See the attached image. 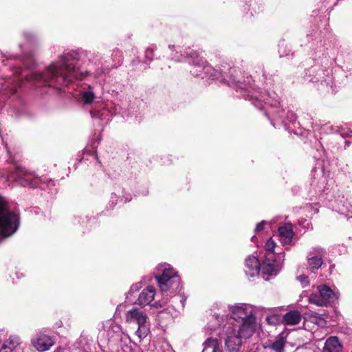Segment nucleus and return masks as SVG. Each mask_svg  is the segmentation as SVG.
I'll return each mask as SVG.
<instances>
[{
	"label": "nucleus",
	"instance_id": "nucleus-1",
	"mask_svg": "<svg viewBox=\"0 0 352 352\" xmlns=\"http://www.w3.org/2000/svg\"><path fill=\"white\" fill-rule=\"evenodd\" d=\"M80 54L74 50L64 52L58 60L50 64L43 72L30 73L28 69L35 64L32 53L24 54L18 58L16 56H6L3 60L4 66L8 65L12 72V77H9L2 84L0 96L3 100L16 93L19 87L25 83H31L35 87L48 86L57 89L67 86L74 80H82L87 74L80 63Z\"/></svg>",
	"mask_w": 352,
	"mask_h": 352
},
{
	"label": "nucleus",
	"instance_id": "nucleus-2",
	"mask_svg": "<svg viewBox=\"0 0 352 352\" xmlns=\"http://www.w3.org/2000/svg\"><path fill=\"white\" fill-rule=\"evenodd\" d=\"M168 48L172 51L170 56L175 61L189 59V63L194 65L190 70V73L193 76L202 79L217 80L230 87L241 89L243 97L246 100H250L256 108L262 109L265 105L277 108L280 104L278 96L275 92L263 94L252 88L250 85H248L246 83L242 82L239 78L241 72L239 68L231 67L228 63H224L219 69H217L201 58L197 52L190 48L186 49L184 52L180 47H176L175 45H169Z\"/></svg>",
	"mask_w": 352,
	"mask_h": 352
},
{
	"label": "nucleus",
	"instance_id": "nucleus-3",
	"mask_svg": "<svg viewBox=\"0 0 352 352\" xmlns=\"http://www.w3.org/2000/svg\"><path fill=\"white\" fill-rule=\"evenodd\" d=\"M230 310L233 316L229 321H233L234 325L236 326V333L242 338H249L252 336L256 329V318L252 312L248 314L243 307V305L232 306Z\"/></svg>",
	"mask_w": 352,
	"mask_h": 352
},
{
	"label": "nucleus",
	"instance_id": "nucleus-4",
	"mask_svg": "<svg viewBox=\"0 0 352 352\" xmlns=\"http://www.w3.org/2000/svg\"><path fill=\"white\" fill-rule=\"evenodd\" d=\"M155 277L162 292L168 290L176 291L180 285V277L177 272L168 264L157 266Z\"/></svg>",
	"mask_w": 352,
	"mask_h": 352
},
{
	"label": "nucleus",
	"instance_id": "nucleus-5",
	"mask_svg": "<svg viewBox=\"0 0 352 352\" xmlns=\"http://www.w3.org/2000/svg\"><path fill=\"white\" fill-rule=\"evenodd\" d=\"M19 217L14 212L9 210L5 199L0 197V232L2 236H9L17 230Z\"/></svg>",
	"mask_w": 352,
	"mask_h": 352
},
{
	"label": "nucleus",
	"instance_id": "nucleus-6",
	"mask_svg": "<svg viewBox=\"0 0 352 352\" xmlns=\"http://www.w3.org/2000/svg\"><path fill=\"white\" fill-rule=\"evenodd\" d=\"M148 316L142 311L138 308H133L126 314V320L128 322H135L138 325L135 335L141 342L150 332V324L148 321Z\"/></svg>",
	"mask_w": 352,
	"mask_h": 352
},
{
	"label": "nucleus",
	"instance_id": "nucleus-7",
	"mask_svg": "<svg viewBox=\"0 0 352 352\" xmlns=\"http://www.w3.org/2000/svg\"><path fill=\"white\" fill-rule=\"evenodd\" d=\"M236 326L233 321H228L219 332L221 339H224L227 352H239L241 346V338L236 333Z\"/></svg>",
	"mask_w": 352,
	"mask_h": 352
},
{
	"label": "nucleus",
	"instance_id": "nucleus-8",
	"mask_svg": "<svg viewBox=\"0 0 352 352\" xmlns=\"http://www.w3.org/2000/svg\"><path fill=\"white\" fill-rule=\"evenodd\" d=\"M318 291V293H312L309 297V302L316 305L325 306L338 298V295L325 285H319Z\"/></svg>",
	"mask_w": 352,
	"mask_h": 352
},
{
	"label": "nucleus",
	"instance_id": "nucleus-9",
	"mask_svg": "<svg viewBox=\"0 0 352 352\" xmlns=\"http://www.w3.org/2000/svg\"><path fill=\"white\" fill-rule=\"evenodd\" d=\"M89 59L90 61L94 63L95 65H100V67L96 69L94 73L96 76H101L102 74H105L109 72V70L112 68H116L118 65H120L122 63V52L119 50H113L112 53V59L114 62V64L111 67L109 65H104L103 62L102 61V57L100 54L97 53L96 54H93L89 56Z\"/></svg>",
	"mask_w": 352,
	"mask_h": 352
},
{
	"label": "nucleus",
	"instance_id": "nucleus-10",
	"mask_svg": "<svg viewBox=\"0 0 352 352\" xmlns=\"http://www.w3.org/2000/svg\"><path fill=\"white\" fill-rule=\"evenodd\" d=\"M15 180L21 186L34 188L38 187L41 179L35 177L23 168L17 167L15 172Z\"/></svg>",
	"mask_w": 352,
	"mask_h": 352
},
{
	"label": "nucleus",
	"instance_id": "nucleus-11",
	"mask_svg": "<svg viewBox=\"0 0 352 352\" xmlns=\"http://www.w3.org/2000/svg\"><path fill=\"white\" fill-rule=\"evenodd\" d=\"M274 118H278L280 120L281 123L283 124L285 130L289 132L294 131L290 129L289 124H291L294 127L299 124L297 122V117L296 114L291 111H288L287 113L283 109H277L272 112Z\"/></svg>",
	"mask_w": 352,
	"mask_h": 352
},
{
	"label": "nucleus",
	"instance_id": "nucleus-12",
	"mask_svg": "<svg viewBox=\"0 0 352 352\" xmlns=\"http://www.w3.org/2000/svg\"><path fill=\"white\" fill-rule=\"evenodd\" d=\"M282 268V265L274 258V254L265 255V258L261 265V269L264 274L276 276Z\"/></svg>",
	"mask_w": 352,
	"mask_h": 352
},
{
	"label": "nucleus",
	"instance_id": "nucleus-13",
	"mask_svg": "<svg viewBox=\"0 0 352 352\" xmlns=\"http://www.w3.org/2000/svg\"><path fill=\"white\" fill-rule=\"evenodd\" d=\"M31 343L37 351L43 352L50 350L54 344V340L47 334L38 333L32 338Z\"/></svg>",
	"mask_w": 352,
	"mask_h": 352
},
{
	"label": "nucleus",
	"instance_id": "nucleus-14",
	"mask_svg": "<svg viewBox=\"0 0 352 352\" xmlns=\"http://www.w3.org/2000/svg\"><path fill=\"white\" fill-rule=\"evenodd\" d=\"M326 253L325 250L319 247L314 248L312 251L308 253V264L312 272L321 267L323 263L322 258L326 255Z\"/></svg>",
	"mask_w": 352,
	"mask_h": 352
},
{
	"label": "nucleus",
	"instance_id": "nucleus-15",
	"mask_svg": "<svg viewBox=\"0 0 352 352\" xmlns=\"http://www.w3.org/2000/svg\"><path fill=\"white\" fill-rule=\"evenodd\" d=\"M155 295V289L153 286L148 285L140 293L138 299L133 303L141 307H145L150 305L153 300Z\"/></svg>",
	"mask_w": 352,
	"mask_h": 352
},
{
	"label": "nucleus",
	"instance_id": "nucleus-16",
	"mask_svg": "<svg viewBox=\"0 0 352 352\" xmlns=\"http://www.w3.org/2000/svg\"><path fill=\"white\" fill-rule=\"evenodd\" d=\"M309 75H306L305 80L317 82H326V77L329 75L327 70L323 69L320 67H311L308 70Z\"/></svg>",
	"mask_w": 352,
	"mask_h": 352
},
{
	"label": "nucleus",
	"instance_id": "nucleus-17",
	"mask_svg": "<svg viewBox=\"0 0 352 352\" xmlns=\"http://www.w3.org/2000/svg\"><path fill=\"white\" fill-rule=\"evenodd\" d=\"M245 265L246 267L245 274L248 276L254 277L258 275L261 264L256 257L250 256L245 260Z\"/></svg>",
	"mask_w": 352,
	"mask_h": 352
},
{
	"label": "nucleus",
	"instance_id": "nucleus-18",
	"mask_svg": "<svg viewBox=\"0 0 352 352\" xmlns=\"http://www.w3.org/2000/svg\"><path fill=\"white\" fill-rule=\"evenodd\" d=\"M342 346L336 336L329 337L325 342L322 352H342Z\"/></svg>",
	"mask_w": 352,
	"mask_h": 352
},
{
	"label": "nucleus",
	"instance_id": "nucleus-19",
	"mask_svg": "<svg viewBox=\"0 0 352 352\" xmlns=\"http://www.w3.org/2000/svg\"><path fill=\"white\" fill-rule=\"evenodd\" d=\"M20 342V338L18 336H12L3 344H0V352H12Z\"/></svg>",
	"mask_w": 352,
	"mask_h": 352
},
{
	"label": "nucleus",
	"instance_id": "nucleus-20",
	"mask_svg": "<svg viewBox=\"0 0 352 352\" xmlns=\"http://www.w3.org/2000/svg\"><path fill=\"white\" fill-rule=\"evenodd\" d=\"M283 320L288 325L297 324L301 320V314L296 310L290 311L284 315Z\"/></svg>",
	"mask_w": 352,
	"mask_h": 352
},
{
	"label": "nucleus",
	"instance_id": "nucleus-21",
	"mask_svg": "<svg viewBox=\"0 0 352 352\" xmlns=\"http://www.w3.org/2000/svg\"><path fill=\"white\" fill-rule=\"evenodd\" d=\"M280 241L284 244H289L293 238V231L291 228L281 226L278 230Z\"/></svg>",
	"mask_w": 352,
	"mask_h": 352
},
{
	"label": "nucleus",
	"instance_id": "nucleus-22",
	"mask_svg": "<svg viewBox=\"0 0 352 352\" xmlns=\"http://www.w3.org/2000/svg\"><path fill=\"white\" fill-rule=\"evenodd\" d=\"M220 342L217 338H208L204 342L203 352H221L219 348Z\"/></svg>",
	"mask_w": 352,
	"mask_h": 352
},
{
	"label": "nucleus",
	"instance_id": "nucleus-23",
	"mask_svg": "<svg viewBox=\"0 0 352 352\" xmlns=\"http://www.w3.org/2000/svg\"><path fill=\"white\" fill-rule=\"evenodd\" d=\"M285 344V340L282 334H279L270 346L274 352H282Z\"/></svg>",
	"mask_w": 352,
	"mask_h": 352
},
{
	"label": "nucleus",
	"instance_id": "nucleus-24",
	"mask_svg": "<svg viewBox=\"0 0 352 352\" xmlns=\"http://www.w3.org/2000/svg\"><path fill=\"white\" fill-rule=\"evenodd\" d=\"M340 213L344 214L348 219L352 218V204L351 202L346 201L342 205V208H339Z\"/></svg>",
	"mask_w": 352,
	"mask_h": 352
},
{
	"label": "nucleus",
	"instance_id": "nucleus-25",
	"mask_svg": "<svg viewBox=\"0 0 352 352\" xmlns=\"http://www.w3.org/2000/svg\"><path fill=\"white\" fill-rule=\"evenodd\" d=\"M142 287V282H137L134 284H133L131 286V288L129 291L126 294V298L129 300L131 301L132 300L131 298L133 296V294L138 292L141 288Z\"/></svg>",
	"mask_w": 352,
	"mask_h": 352
},
{
	"label": "nucleus",
	"instance_id": "nucleus-26",
	"mask_svg": "<svg viewBox=\"0 0 352 352\" xmlns=\"http://www.w3.org/2000/svg\"><path fill=\"white\" fill-rule=\"evenodd\" d=\"M186 300V298L184 296H181L179 299L175 297V298L172 300V305L176 309H183L185 306Z\"/></svg>",
	"mask_w": 352,
	"mask_h": 352
},
{
	"label": "nucleus",
	"instance_id": "nucleus-27",
	"mask_svg": "<svg viewBox=\"0 0 352 352\" xmlns=\"http://www.w3.org/2000/svg\"><path fill=\"white\" fill-rule=\"evenodd\" d=\"M82 98L83 101L86 104H90L93 102V100L95 98V96H94V94L93 93V91H84L82 93Z\"/></svg>",
	"mask_w": 352,
	"mask_h": 352
},
{
	"label": "nucleus",
	"instance_id": "nucleus-28",
	"mask_svg": "<svg viewBox=\"0 0 352 352\" xmlns=\"http://www.w3.org/2000/svg\"><path fill=\"white\" fill-rule=\"evenodd\" d=\"M276 247V243L274 241V240L271 238L265 244V250H266V254H274V250Z\"/></svg>",
	"mask_w": 352,
	"mask_h": 352
},
{
	"label": "nucleus",
	"instance_id": "nucleus-29",
	"mask_svg": "<svg viewBox=\"0 0 352 352\" xmlns=\"http://www.w3.org/2000/svg\"><path fill=\"white\" fill-rule=\"evenodd\" d=\"M107 113V111L103 109L102 111H91L90 114L92 118H96L100 120H104L103 116Z\"/></svg>",
	"mask_w": 352,
	"mask_h": 352
},
{
	"label": "nucleus",
	"instance_id": "nucleus-30",
	"mask_svg": "<svg viewBox=\"0 0 352 352\" xmlns=\"http://www.w3.org/2000/svg\"><path fill=\"white\" fill-rule=\"evenodd\" d=\"M154 51L155 50L153 48L148 47V48L146 49L145 52H144V57L146 59L145 63L146 61L151 62L153 60Z\"/></svg>",
	"mask_w": 352,
	"mask_h": 352
},
{
	"label": "nucleus",
	"instance_id": "nucleus-31",
	"mask_svg": "<svg viewBox=\"0 0 352 352\" xmlns=\"http://www.w3.org/2000/svg\"><path fill=\"white\" fill-rule=\"evenodd\" d=\"M297 280L300 281L303 286H306L309 284L308 276L307 275H300L297 277Z\"/></svg>",
	"mask_w": 352,
	"mask_h": 352
},
{
	"label": "nucleus",
	"instance_id": "nucleus-32",
	"mask_svg": "<svg viewBox=\"0 0 352 352\" xmlns=\"http://www.w3.org/2000/svg\"><path fill=\"white\" fill-rule=\"evenodd\" d=\"M24 37L27 40V41L30 43H32L35 40V36L31 33L29 32H25L24 33Z\"/></svg>",
	"mask_w": 352,
	"mask_h": 352
},
{
	"label": "nucleus",
	"instance_id": "nucleus-33",
	"mask_svg": "<svg viewBox=\"0 0 352 352\" xmlns=\"http://www.w3.org/2000/svg\"><path fill=\"white\" fill-rule=\"evenodd\" d=\"M265 223H266L265 221H262L261 222L257 223V225L255 228V232H258L263 230Z\"/></svg>",
	"mask_w": 352,
	"mask_h": 352
},
{
	"label": "nucleus",
	"instance_id": "nucleus-34",
	"mask_svg": "<svg viewBox=\"0 0 352 352\" xmlns=\"http://www.w3.org/2000/svg\"><path fill=\"white\" fill-rule=\"evenodd\" d=\"M321 130L325 133H328V132L331 133L333 131V127L329 126L327 125H324L322 127H321Z\"/></svg>",
	"mask_w": 352,
	"mask_h": 352
},
{
	"label": "nucleus",
	"instance_id": "nucleus-35",
	"mask_svg": "<svg viewBox=\"0 0 352 352\" xmlns=\"http://www.w3.org/2000/svg\"><path fill=\"white\" fill-rule=\"evenodd\" d=\"M118 200V198H117V196L115 195V194H111V205L113 206L116 204V201Z\"/></svg>",
	"mask_w": 352,
	"mask_h": 352
},
{
	"label": "nucleus",
	"instance_id": "nucleus-36",
	"mask_svg": "<svg viewBox=\"0 0 352 352\" xmlns=\"http://www.w3.org/2000/svg\"><path fill=\"white\" fill-rule=\"evenodd\" d=\"M140 63V60L139 59H136V60H132L131 65L135 66V65H138Z\"/></svg>",
	"mask_w": 352,
	"mask_h": 352
},
{
	"label": "nucleus",
	"instance_id": "nucleus-37",
	"mask_svg": "<svg viewBox=\"0 0 352 352\" xmlns=\"http://www.w3.org/2000/svg\"><path fill=\"white\" fill-rule=\"evenodd\" d=\"M152 307H162V305L160 304V302H155L153 305H152Z\"/></svg>",
	"mask_w": 352,
	"mask_h": 352
},
{
	"label": "nucleus",
	"instance_id": "nucleus-38",
	"mask_svg": "<svg viewBox=\"0 0 352 352\" xmlns=\"http://www.w3.org/2000/svg\"><path fill=\"white\" fill-rule=\"evenodd\" d=\"M346 136H352V131H350L346 134Z\"/></svg>",
	"mask_w": 352,
	"mask_h": 352
},
{
	"label": "nucleus",
	"instance_id": "nucleus-39",
	"mask_svg": "<svg viewBox=\"0 0 352 352\" xmlns=\"http://www.w3.org/2000/svg\"><path fill=\"white\" fill-rule=\"evenodd\" d=\"M350 142L349 141L345 142V146H349Z\"/></svg>",
	"mask_w": 352,
	"mask_h": 352
},
{
	"label": "nucleus",
	"instance_id": "nucleus-40",
	"mask_svg": "<svg viewBox=\"0 0 352 352\" xmlns=\"http://www.w3.org/2000/svg\"><path fill=\"white\" fill-rule=\"evenodd\" d=\"M271 123L272 124V125H275V124L273 122V120H271Z\"/></svg>",
	"mask_w": 352,
	"mask_h": 352
},
{
	"label": "nucleus",
	"instance_id": "nucleus-41",
	"mask_svg": "<svg viewBox=\"0 0 352 352\" xmlns=\"http://www.w3.org/2000/svg\"><path fill=\"white\" fill-rule=\"evenodd\" d=\"M50 183H51V184H52V185H54V182H53V181H50Z\"/></svg>",
	"mask_w": 352,
	"mask_h": 352
},
{
	"label": "nucleus",
	"instance_id": "nucleus-42",
	"mask_svg": "<svg viewBox=\"0 0 352 352\" xmlns=\"http://www.w3.org/2000/svg\"><path fill=\"white\" fill-rule=\"evenodd\" d=\"M254 236H252L251 239L252 241H254Z\"/></svg>",
	"mask_w": 352,
	"mask_h": 352
}]
</instances>
